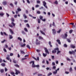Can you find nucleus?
I'll use <instances>...</instances> for the list:
<instances>
[{"label": "nucleus", "mask_w": 76, "mask_h": 76, "mask_svg": "<svg viewBox=\"0 0 76 76\" xmlns=\"http://www.w3.org/2000/svg\"><path fill=\"white\" fill-rule=\"evenodd\" d=\"M58 50V48H56L54 49V50H53L52 51V53H55L57 52V50Z\"/></svg>", "instance_id": "nucleus-1"}, {"label": "nucleus", "mask_w": 76, "mask_h": 76, "mask_svg": "<svg viewBox=\"0 0 76 76\" xmlns=\"http://www.w3.org/2000/svg\"><path fill=\"white\" fill-rule=\"evenodd\" d=\"M36 45H40V41H38V39H36Z\"/></svg>", "instance_id": "nucleus-2"}, {"label": "nucleus", "mask_w": 76, "mask_h": 76, "mask_svg": "<svg viewBox=\"0 0 76 76\" xmlns=\"http://www.w3.org/2000/svg\"><path fill=\"white\" fill-rule=\"evenodd\" d=\"M32 67H39V65H35V64H32Z\"/></svg>", "instance_id": "nucleus-3"}, {"label": "nucleus", "mask_w": 76, "mask_h": 76, "mask_svg": "<svg viewBox=\"0 0 76 76\" xmlns=\"http://www.w3.org/2000/svg\"><path fill=\"white\" fill-rule=\"evenodd\" d=\"M44 50L45 51V52L46 54H50V53H49V52L48 51V50L47 49L45 48H44Z\"/></svg>", "instance_id": "nucleus-4"}, {"label": "nucleus", "mask_w": 76, "mask_h": 76, "mask_svg": "<svg viewBox=\"0 0 76 76\" xmlns=\"http://www.w3.org/2000/svg\"><path fill=\"white\" fill-rule=\"evenodd\" d=\"M69 53L70 54H71V55H72V54H75V52L73 50L72 51V52L71 51H69Z\"/></svg>", "instance_id": "nucleus-5"}, {"label": "nucleus", "mask_w": 76, "mask_h": 76, "mask_svg": "<svg viewBox=\"0 0 76 76\" xmlns=\"http://www.w3.org/2000/svg\"><path fill=\"white\" fill-rule=\"evenodd\" d=\"M17 10L18 11H16V14H18V12H20V11H21V10L20 8H18L17 9Z\"/></svg>", "instance_id": "nucleus-6"}, {"label": "nucleus", "mask_w": 76, "mask_h": 76, "mask_svg": "<svg viewBox=\"0 0 76 76\" xmlns=\"http://www.w3.org/2000/svg\"><path fill=\"white\" fill-rule=\"evenodd\" d=\"M15 71L16 72L15 75H18V73H20V71H19L17 69H15Z\"/></svg>", "instance_id": "nucleus-7"}, {"label": "nucleus", "mask_w": 76, "mask_h": 76, "mask_svg": "<svg viewBox=\"0 0 76 76\" xmlns=\"http://www.w3.org/2000/svg\"><path fill=\"white\" fill-rule=\"evenodd\" d=\"M2 4L3 5H6L7 4V2L6 1H4L2 2Z\"/></svg>", "instance_id": "nucleus-8"}, {"label": "nucleus", "mask_w": 76, "mask_h": 76, "mask_svg": "<svg viewBox=\"0 0 76 76\" xmlns=\"http://www.w3.org/2000/svg\"><path fill=\"white\" fill-rule=\"evenodd\" d=\"M52 31H53V34L54 35H55V34H56V30H55V29H53Z\"/></svg>", "instance_id": "nucleus-9"}, {"label": "nucleus", "mask_w": 76, "mask_h": 76, "mask_svg": "<svg viewBox=\"0 0 76 76\" xmlns=\"http://www.w3.org/2000/svg\"><path fill=\"white\" fill-rule=\"evenodd\" d=\"M10 30V31L11 33V34H12L13 35V31H12V29L10 28L9 29Z\"/></svg>", "instance_id": "nucleus-10"}, {"label": "nucleus", "mask_w": 76, "mask_h": 76, "mask_svg": "<svg viewBox=\"0 0 76 76\" xmlns=\"http://www.w3.org/2000/svg\"><path fill=\"white\" fill-rule=\"evenodd\" d=\"M70 47L72 48H75V46L73 45H71Z\"/></svg>", "instance_id": "nucleus-11"}, {"label": "nucleus", "mask_w": 76, "mask_h": 76, "mask_svg": "<svg viewBox=\"0 0 76 76\" xmlns=\"http://www.w3.org/2000/svg\"><path fill=\"white\" fill-rule=\"evenodd\" d=\"M20 53L22 54H25V52H24V51H23L22 50H20Z\"/></svg>", "instance_id": "nucleus-12"}, {"label": "nucleus", "mask_w": 76, "mask_h": 76, "mask_svg": "<svg viewBox=\"0 0 76 76\" xmlns=\"http://www.w3.org/2000/svg\"><path fill=\"white\" fill-rule=\"evenodd\" d=\"M56 41L58 42V44H59L61 45V42H60V40L57 39L56 40Z\"/></svg>", "instance_id": "nucleus-13"}, {"label": "nucleus", "mask_w": 76, "mask_h": 76, "mask_svg": "<svg viewBox=\"0 0 76 76\" xmlns=\"http://www.w3.org/2000/svg\"><path fill=\"white\" fill-rule=\"evenodd\" d=\"M40 32L41 33L43 34V35H45V32H44L42 31L41 30H40Z\"/></svg>", "instance_id": "nucleus-14"}, {"label": "nucleus", "mask_w": 76, "mask_h": 76, "mask_svg": "<svg viewBox=\"0 0 76 76\" xmlns=\"http://www.w3.org/2000/svg\"><path fill=\"white\" fill-rule=\"evenodd\" d=\"M49 45H50V47H53V45H51V41H49Z\"/></svg>", "instance_id": "nucleus-15"}, {"label": "nucleus", "mask_w": 76, "mask_h": 76, "mask_svg": "<svg viewBox=\"0 0 76 76\" xmlns=\"http://www.w3.org/2000/svg\"><path fill=\"white\" fill-rule=\"evenodd\" d=\"M59 50V49L58 48V50H57V54H58L59 53H61V51Z\"/></svg>", "instance_id": "nucleus-16"}, {"label": "nucleus", "mask_w": 76, "mask_h": 76, "mask_svg": "<svg viewBox=\"0 0 76 76\" xmlns=\"http://www.w3.org/2000/svg\"><path fill=\"white\" fill-rule=\"evenodd\" d=\"M9 36L10 39H12V38H13V37L12 36V35H9Z\"/></svg>", "instance_id": "nucleus-17"}, {"label": "nucleus", "mask_w": 76, "mask_h": 76, "mask_svg": "<svg viewBox=\"0 0 76 76\" xmlns=\"http://www.w3.org/2000/svg\"><path fill=\"white\" fill-rule=\"evenodd\" d=\"M26 46H27V48H28L29 50H30V49H31V48L30 47L29 45H26Z\"/></svg>", "instance_id": "nucleus-18"}, {"label": "nucleus", "mask_w": 76, "mask_h": 76, "mask_svg": "<svg viewBox=\"0 0 76 76\" xmlns=\"http://www.w3.org/2000/svg\"><path fill=\"white\" fill-rule=\"evenodd\" d=\"M23 17H24L25 19H26V18H27V16H26V14H23Z\"/></svg>", "instance_id": "nucleus-19"}, {"label": "nucleus", "mask_w": 76, "mask_h": 76, "mask_svg": "<svg viewBox=\"0 0 76 76\" xmlns=\"http://www.w3.org/2000/svg\"><path fill=\"white\" fill-rule=\"evenodd\" d=\"M11 24L13 26H15V25H16L15 24V23H14V22H12Z\"/></svg>", "instance_id": "nucleus-20"}, {"label": "nucleus", "mask_w": 76, "mask_h": 76, "mask_svg": "<svg viewBox=\"0 0 76 76\" xmlns=\"http://www.w3.org/2000/svg\"><path fill=\"white\" fill-rule=\"evenodd\" d=\"M16 67H17L19 68V66L18 65V64H15L14 65Z\"/></svg>", "instance_id": "nucleus-21"}, {"label": "nucleus", "mask_w": 76, "mask_h": 76, "mask_svg": "<svg viewBox=\"0 0 76 76\" xmlns=\"http://www.w3.org/2000/svg\"><path fill=\"white\" fill-rule=\"evenodd\" d=\"M25 45H26V44H25V43H24L23 44L21 45V47H25Z\"/></svg>", "instance_id": "nucleus-22"}, {"label": "nucleus", "mask_w": 76, "mask_h": 76, "mask_svg": "<svg viewBox=\"0 0 76 76\" xmlns=\"http://www.w3.org/2000/svg\"><path fill=\"white\" fill-rule=\"evenodd\" d=\"M43 56H44V57H46V56H47V54H45L44 53H43Z\"/></svg>", "instance_id": "nucleus-23"}, {"label": "nucleus", "mask_w": 76, "mask_h": 76, "mask_svg": "<svg viewBox=\"0 0 76 76\" xmlns=\"http://www.w3.org/2000/svg\"><path fill=\"white\" fill-rule=\"evenodd\" d=\"M18 39L20 40V41H22V38H20V37H18Z\"/></svg>", "instance_id": "nucleus-24"}, {"label": "nucleus", "mask_w": 76, "mask_h": 76, "mask_svg": "<svg viewBox=\"0 0 76 76\" xmlns=\"http://www.w3.org/2000/svg\"><path fill=\"white\" fill-rule=\"evenodd\" d=\"M43 4L44 6H45L46 5V4H47V3H46V2H45V1H44L43 2Z\"/></svg>", "instance_id": "nucleus-25"}, {"label": "nucleus", "mask_w": 76, "mask_h": 76, "mask_svg": "<svg viewBox=\"0 0 76 76\" xmlns=\"http://www.w3.org/2000/svg\"><path fill=\"white\" fill-rule=\"evenodd\" d=\"M0 72L1 73H3L4 72V69H0Z\"/></svg>", "instance_id": "nucleus-26"}, {"label": "nucleus", "mask_w": 76, "mask_h": 76, "mask_svg": "<svg viewBox=\"0 0 76 76\" xmlns=\"http://www.w3.org/2000/svg\"><path fill=\"white\" fill-rule=\"evenodd\" d=\"M61 29H59L58 31H57V33H60V32H61Z\"/></svg>", "instance_id": "nucleus-27"}, {"label": "nucleus", "mask_w": 76, "mask_h": 76, "mask_svg": "<svg viewBox=\"0 0 76 76\" xmlns=\"http://www.w3.org/2000/svg\"><path fill=\"white\" fill-rule=\"evenodd\" d=\"M24 30L25 31H26V32H28V29H27V28H24Z\"/></svg>", "instance_id": "nucleus-28"}, {"label": "nucleus", "mask_w": 76, "mask_h": 76, "mask_svg": "<svg viewBox=\"0 0 76 76\" xmlns=\"http://www.w3.org/2000/svg\"><path fill=\"white\" fill-rule=\"evenodd\" d=\"M66 59L67 60L69 61H71V60H70V59L69 58H66Z\"/></svg>", "instance_id": "nucleus-29"}, {"label": "nucleus", "mask_w": 76, "mask_h": 76, "mask_svg": "<svg viewBox=\"0 0 76 76\" xmlns=\"http://www.w3.org/2000/svg\"><path fill=\"white\" fill-rule=\"evenodd\" d=\"M22 33L23 34V35H25V34H26V33H25V32L24 31H22Z\"/></svg>", "instance_id": "nucleus-30"}, {"label": "nucleus", "mask_w": 76, "mask_h": 76, "mask_svg": "<svg viewBox=\"0 0 76 76\" xmlns=\"http://www.w3.org/2000/svg\"><path fill=\"white\" fill-rule=\"evenodd\" d=\"M12 21V22H13L15 21V19H14V18H12V19H11Z\"/></svg>", "instance_id": "nucleus-31"}, {"label": "nucleus", "mask_w": 76, "mask_h": 76, "mask_svg": "<svg viewBox=\"0 0 76 76\" xmlns=\"http://www.w3.org/2000/svg\"><path fill=\"white\" fill-rule=\"evenodd\" d=\"M43 17L42 16H40V19L41 20H42L43 19Z\"/></svg>", "instance_id": "nucleus-32"}, {"label": "nucleus", "mask_w": 76, "mask_h": 76, "mask_svg": "<svg viewBox=\"0 0 76 76\" xmlns=\"http://www.w3.org/2000/svg\"><path fill=\"white\" fill-rule=\"evenodd\" d=\"M73 32V30H71L69 31V34H72Z\"/></svg>", "instance_id": "nucleus-33"}, {"label": "nucleus", "mask_w": 76, "mask_h": 76, "mask_svg": "<svg viewBox=\"0 0 76 76\" xmlns=\"http://www.w3.org/2000/svg\"><path fill=\"white\" fill-rule=\"evenodd\" d=\"M38 23H41V20H40V19H38Z\"/></svg>", "instance_id": "nucleus-34"}, {"label": "nucleus", "mask_w": 76, "mask_h": 76, "mask_svg": "<svg viewBox=\"0 0 76 76\" xmlns=\"http://www.w3.org/2000/svg\"><path fill=\"white\" fill-rule=\"evenodd\" d=\"M1 65L2 66L4 67V66H5V64L2 63L1 64Z\"/></svg>", "instance_id": "nucleus-35"}, {"label": "nucleus", "mask_w": 76, "mask_h": 76, "mask_svg": "<svg viewBox=\"0 0 76 76\" xmlns=\"http://www.w3.org/2000/svg\"><path fill=\"white\" fill-rule=\"evenodd\" d=\"M52 75V73L51 72H49L48 75V76H50V75Z\"/></svg>", "instance_id": "nucleus-36"}, {"label": "nucleus", "mask_w": 76, "mask_h": 76, "mask_svg": "<svg viewBox=\"0 0 76 76\" xmlns=\"http://www.w3.org/2000/svg\"><path fill=\"white\" fill-rule=\"evenodd\" d=\"M26 26L28 28H30V26H29V24L28 23L27 24Z\"/></svg>", "instance_id": "nucleus-37"}, {"label": "nucleus", "mask_w": 76, "mask_h": 76, "mask_svg": "<svg viewBox=\"0 0 76 76\" xmlns=\"http://www.w3.org/2000/svg\"><path fill=\"white\" fill-rule=\"evenodd\" d=\"M13 63H15V64H16L17 63V62L15 60H13Z\"/></svg>", "instance_id": "nucleus-38"}, {"label": "nucleus", "mask_w": 76, "mask_h": 76, "mask_svg": "<svg viewBox=\"0 0 76 76\" xmlns=\"http://www.w3.org/2000/svg\"><path fill=\"white\" fill-rule=\"evenodd\" d=\"M0 16H3L4 15V13L3 12H1L0 13Z\"/></svg>", "instance_id": "nucleus-39"}, {"label": "nucleus", "mask_w": 76, "mask_h": 76, "mask_svg": "<svg viewBox=\"0 0 76 76\" xmlns=\"http://www.w3.org/2000/svg\"><path fill=\"white\" fill-rule=\"evenodd\" d=\"M72 71H73V70H72V68L70 67L69 68V71L70 72H72Z\"/></svg>", "instance_id": "nucleus-40"}, {"label": "nucleus", "mask_w": 76, "mask_h": 76, "mask_svg": "<svg viewBox=\"0 0 76 76\" xmlns=\"http://www.w3.org/2000/svg\"><path fill=\"white\" fill-rule=\"evenodd\" d=\"M34 61H30V62H29V64H31V63H32V64H34Z\"/></svg>", "instance_id": "nucleus-41"}, {"label": "nucleus", "mask_w": 76, "mask_h": 76, "mask_svg": "<svg viewBox=\"0 0 76 76\" xmlns=\"http://www.w3.org/2000/svg\"><path fill=\"white\" fill-rule=\"evenodd\" d=\"M64 47H67V45L66 44H64Z\"/></svg>", "instance_id": "nucleus-42"}, {"label": "nucleus", "mask_w": 76, "mask_h": 76, "mask_svg": "<svg viewBox=\"0 0 76 76\" xmlns=\"http://www.w3.org/2000/svg\"><path fill=\"white\" fill-rule=\"evenodd\" d=\"M37 3L38 4V3L40 4L41 3V1H38L37 0Z\"/></svg>", "instance_id": "nucleus-43"}, {"label": "nucleus", "mask_w": 76, "mask_h": 76, "mask_svg": "<svg viewBox=\"0 0 76 76\" xmlns=\"http://www.w3.org/2000/svg\"><path fill=\"white\" fill-rule=\"evenodd\" d=\"M53 74H56L57 73V71H54L53 72Z\"/></svg>", "instance_id": "nucleus-44"}, {"label": "nucleus", "mask_w": 76, "mask_h": 76, "mask_svg": "<svg viewBox=\"0 0 76 76\" xmlns=\"http://www.w3.org/2000/svg\"><path fill=\"white\" fill-rule=\"evenodd\" d=\"M10 6H11V7H13V4L11 3L10 4Z\"/></svg>", "instance_id": "nucleus-45"}, {"label": "nucleus", "mask_w": 76, "mask_h": 76, "mask_svg": "<svg viewBox=\"0 0 76 76\" xmlns=\"http://www.w3.org/2000/svg\"><path fill=\"white\" fill-rule=\"evenodd\" d=\"M54 3H55V4H58V2L57 1H56Z\"/></svg>", "instance_id": "nucleus-46"}, {"label": "nucleus", "mask_w": 76, "mask_h": 76, "mask_svg": "<svg viewBox=\"0 0 76 76\" xmlns=\"http://www.w3.org/2000/svg\"><path fill=\"white\" fill-rule=\"evenodd\" d=\"M67 41H68V42H70L71 41H70V39H67Z\"/></svg>", "instance_id": "nucleus-47"}, {"label": "nucleus", "mask_w": 76, "mask_h": 76, "mask_svg": "<svg viewBox=\"0 0 76 76\" xmlns=\"http://www.w3.org/2000/svg\"><path fill=\"white\" fill-rule=\"evenodd\" d=\"M37 14H40V13H41V12L40 11H38L37 12Z\"/></svg>", "instance_id": "nucleus-48"}, {"label": "nucleus", "mask_w": 76, "mask_h": 76, "mask_svg": "<svg viewBox=\"0 0 76 76\" xmlns=\"http://www.w3.org/2000/svg\"><path fill=\"white\" fill-rule=\"evenodd\" d=\"M39 38L41 39H43V37H42L41 36H39Z\"/></svg>", "instance_id": "nucleus-49"}, {"label": "nucleus", "mask_w": 76, "mask_h": 76, "mask_svg": "<svg viewBox=\"0 0 76 76\" xmlns=\"http://www.w3.org/2000/svg\"><path fill=\"white\" fill-rule=\"evenodd\" d=\"M5 41H6V40L4 39L3 41H2L1 42V43H4V42H5Z\"/></svg>", "instance_id": "nucleus-50"}, {"label": "nucleus", "mask_w": 76, "mask_h": 76, "mask_svg": "<svg viewBox=\"0 0 76 76\" xmlns=\"http://www.w3.org/2000/svg\"><path fill=\"white\" fill-rule=\"evenodd\" d=\"M52 65L53 66H55L56 65V64H55V62H52Z\"/></svg>", "instance_id": "nucleus-51"}, {"label": "nucleus", "mask_w": 76, "mask_h": 76, "mask_svg": "<svg viewBox=\"0 0 76 76\" xmlns=\"http://www.w3.org/2000/svg\"><path fill=\"white\" fill-rule=\"evenodd\" d=\"M4 52H5L6 53L7 52V50H6V49H5V48H4Z\"/></svg>", "instance_id": "nucleus-52"}, {"label": "nucleus", "mask_w": 76, "mask_h": 76, "mask_svg": "<svg viewBox=\"0 0 76 76\" xmlns=\"http://www.w3.org/2000/svg\"><path fill=\"white\" fill-rule=\"evenodd\" d=\"M11 74L12 75H15V73L13 72H11Z\"/></svg>", "instance_id": "nucleus-53"}, {"label": "nucleus", "mask_w": 76, "mask_h": 76, "mask_svg": "<svg viewBox=\"0 0 76 76\" xmlns=\"http://www.w3.org/2000/svg\"><path fill=\"white\" fill-rule=\"evenodd\" d=\"M6 59H7L8 60H10V57H7Z\"/></svg>", "instance_id": "nucleus-54"}, {"label": "nucleus", "mask_w": 76, "mask_h": 76, "mask_svg": "<svg viewBox=\"0 0 76 76\" xmlns=\"http://www.w3.org/2000/svg\"><path fill=\"white\" fill-rule=\"evenodd\" d=\"M18 17V15H14V18H16Z\"/></svg>", "instance_id": "nucleus-55"}, {"label": "nucleus", "mask_w": 76, "mask_h": 76, "mask_svg": "<svg viewBox=\"0 0 76 76\" xmlns=\"http://www.w3.org/2000/svg\"><path fill=\"white\" fill-rule=\"evenodd\" d=\"M37 51L38 53H39V52H40V50H38V49H37Z\"/></svg>", "instance_id": "nucleus-56"}, {"label": "nucleus", "mask_w": 76, "mask_h": 76, "mask_svg": "<svg viewBox=\"0 0 76 76\" xmlns=\"http://www.w3.org/2000/svg\"><path fill=\"white\" fill-rule=\"evenodd\" d=\"M52 58L53 60H54V56H52Z\"/></svg>", "instance_id": "nucleus-57"}, {"label": "nucleus", "mask_w": 76, "mask_h": 76, "mask_svg": "<svg viewBox=\"0 0 76 76\" xmlns=\"http://www.w3.org/2000/svg\"><path fill=\"white\" fill-rule=\"evenodd\" d=\"M9 26H10V27H11V28H13V26H12V25H9Z\"/></svg>", "instance_id": "nucleus-58"}, {"label": "nucleus", "mask_w": 76, "mask_h": 76, "mask_svg": "<svg viewBox=\"0 0 76 76\" xmlns=\"http://www.w3.org/2000/svg\"><path fill=\"white\" fill-rule=\"evenodd\" d=\"M52 25L53 26H55V23H54V22H53V24Z\"/></svg>", "instance_id": "nucleus-59"}, {"label": "nucleus", "mask_w": 76, "mask_h": 76, "mask_svg": "<svg viewBox=\"0 0 76 76\" xmlns=\"http://www.w3.org/2000/svg\"><path fill=\"white\" fill-rule=\"evenodd\" d=\"M3 33H4V35H6V36L7 35V34H6V32H4Z\"/></svg>", "instance_id": "nucleus-60"}, {"label": "nucleus", "mask_w": 76, "mask_h": 76, "mask_svg": "<svg viewBox=\"0 0 76 76\" xmlns=\"http://www.w3.org/2000/svg\"><path fill=\"white\" fill-rule=\"evenodd\" d=\"M56 68V67L55 66H53V69H55Z\"/></svg>", "instance_id": "nucleus-61"}, {"label": "nucleus", "mask_w": 76, "mask_h": 76, "mask_svg": "<svg viewBox=\"0 0 76 76\" xmlns=\"http://www.w3.org/2000/svg\"><path fill=\"white\" fill-rule=\"evenodd\" d=\"M39 6L38 5H36L35 7H39Z\"/></svg>", "instance_id": "nucleus-62"}, {"label": "nucleus", "mask_w": 76, "mask_h": 76, "mask_svg": "<svg viewBox=\"0 0 76 76\" xmlns=\"http://www.w3.org/2000/svg\"><path fill=\"white\" fill-rule=\"evenodd\" d=\"M42 74H38V76H42Z\"/></svg>", "instance_id": "nucleus-63"}, {"label": "nucleus", "mask_w": 76, "mask_h": 76, "mask_svg": "<svg viewBox=\"0 0 76 76\" xmlns=\"http://www.w3.org/2000/svg\"><path fill=\"white\" fill-rule=\"evenodd\" d=\"M65 35V37H67V34H64Z\"/></svg>", "instance_id": "nucleus-64"}]
</instances>
